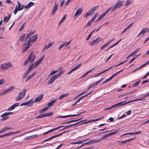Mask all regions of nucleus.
Segmentation results:
<instances>
[{"label":"nucleus","mask_w":149,"mask_h":149,"mask_svg":"<svg viewBox=\"0 0 149 149\" xmlns=\"http://www.w3.org/2000/svg\"><path fill=\"white\" fill-rule=\"evenodd\" d=\"M123 3H124L123 1L118 0L114 5L111 11H113L117 8H120L123 5Z\"/></svg>","instance_id":"nucleus-1"},{"label":"nucleus","mask_w":149,"mask_h":149,"mask_svg":"<svg viewBox=\"0 0 149 149\" xmlns=\"http://www.w3.org/2000/svg\"><path fill=\"white\" fill-rule=\"evenodd\" d=\"M13 113L12 112H9L7 113H5L2 114L1 117H2L1 120L2 121H3L8 119L9 118V116L11 114H12Z\"/></svg>","instance_id":"nucleus-2"},{"label":"nucleus","mask_w":149,"mask_h":149,"mask_svg":"<svg viewBox=\"0 0 149 149\" xmlns=\"http://www.w3.org/2000/svg\"><path fill=\"white\" fill-rule=\"evenodd\" d=\"M12 66V64L11 63L9 62L7 63H4L1 64V65L0 68L1 70H4L8 69Z\"/></svg>","instance_id":"nucleus-3"},{"label":"nucleus","mask_w":149,"mask_h":149,"mask_svg":"<svg viewBox=\"0 0 149 149\" xmlns=\"http://www.w3.org/2000/svg\"><path fill=\"white\" fill-rule=\"evenodd\" d=\"M34 101L33 100H30L29 101L22 103L21 105V106H28L29 107H31L32 105V104L33 102Z\"/></svg>","instance_id":"nucleus-4"},{"label":"nucleus","mask_w":149,"mask_h":149,"mask_svg":"<svg viewBox=\"0 0 149 149\" xmlns=\"http://www.w3.org/2000/svg\"><path fill=\"white\" fill-rule=\"evenodd\" d=\"M102 40V38L98 37L95 40H93L90 42V44L91 46H93L95 44L100 41Z\"/></svg>","instance_id":"nucleus-5"},{"label":"nucleus","mask_w":149,"mask_h":149,"mask_svg":"<svg viewBox=\"0 0 149 149\" xmlns=\"http://www.w3.org/2000/svg\"><path fill=\"white\" fill-rule=\"evenodd\" d=\"M119 130L117 129L113 132H112L111 133H109L108 134H107L103 136L102 137L103 138V139L107 137L110 136H111V135H114L115 134H117L119 132Z\"/></svg>","instance_id":"nucleus-6"},{"label":"nucleus","mask_w":149,"mask_h":149,"mask_svg":"<svg viewBox=\"0 0 149 149\" xmlns=\"http://www.w3.org/2000/svg\"><path fill=\"white\" fill-rule=\"evenodd\" d=\"M85 112V111H83V112H81L80 113L78 114H73V115H69L65 116H57V117L61 118H66L67 117H70L76 116H78V115H79L83 113H84Z\"/></svg>","instance_id":"nucleus-7"},{"label":"nucleus","mask_w":149,"mask_h":149,"mask_svg":"<svg viewBox=\"0 0 149 149\" xmlns=\"http://www.w3.org/2000/svg\"><path fill=\"white\" fill-rule=\"evenodd\" d=\"M58 5L56 3V2H55L54 6L52 10L51 14L54 15L55 13V12L58 8Z\"/></svg>","instance_id":"nucleus-8"},{"label":"nucleus","mask_w":149,"mask_h":149,"mask_svg":"<svg viewBox=\"0 0 149 149\" xmlns=\"http://www.w3.org/2000/svg\"><path fill=\"white\" fill-rule=\"evenodd\" d=\"M64 126H60L58 127H57L56 128H55L54 129L50 130H49L48 131L45 132L43 134V135L44 136H45V135H46L48 133H49L52 132L54 131L55 130H56L58 129H59L62 128V127H63Z\"/></svg>","instance_id":"nucleus-9"},{"label":"nucleus","mask_w":149,"mask_h":149,"mask_svg":"<svg viewBox=\"0 0 149 149\" xmlns=\"http://www.w3.org/2000/svg\"><path fill=\"white\" fill-rule=\"evenodd\" d=\"M35 57L36 56L35 55H33V52H32L30 54L28 58H29V61H31V63H32L35 60Z\"/></svg>","instance_id":"nucleus-10"},{"label":"nucleus","mask_w":149,"mask_h":149,"mask_svg":"<svg viewBox=\"0 0 149 149\" xmlns=\"http://www.w3.org/2000/svg\"><path fill=\"white\" fill-rule=\"evenodd\" d=\"M25 6L24 5H22L20 7V8H17V6H16L15 7V9L14 10V14L15 15L18 11H20L22 10L24 8H25Z\"/></svg>","instance_id":"nucleus-11"},{"label":"nucleus","mask_w":149,"mask_h":149,"mask_svg":"<svg viewBox=\"0 0 149 149\" xmlns=\"http://www.w3.org/2000/svg\"><path fill=\"white\" fill-rule=\"evenodd\" d=\"M99 5H98L97 6H94L92 8H91L88 11L89 13L91 15H92L95 12V10L97 9L99 7Z\"/></svg>","instance_id":"nucleus-12"},{"label":"nucleus","mask_w":149,"mask_h":149,"mask_svg":"<svg viewBox=\"0 0 149 149\" xmlns=\"http://www.w3.org/2000/svg\"><path fill=\"white\" fill-rule=\"evenodd\" d=\"M103 140V139L102 137V138L98 139H95V140H91L90 141V144L97 143L101 142Z\"/></svg>","instance_id":"nucleus-13"},{"label":"nucleus","mask_w":149,"mask_h":149,"mask_svg":"<svg viewBox=\"0 0 149 149\" xmlns=\"http://www.w3.org/2000/svg\"><path fill=\"white\" fill-rule=\"evenodd\" d=\"M134 138H135V137H134V138L130 139H126L125 141H118V142L124 145L125 144L127 143H128V142L132 141V140L134 139Z\"/></svg>","instance_id":"nucleus-14"},{"label":"nucleus","mask_w":149,"mask_h":149,"mask_svg":"<svg viewBox=\"0 0 149 149\" xmlns=\"http://www.w3.org/2000/svg\"><path fill=\"white\" fill-rule=\"evenodd\" d=\"M43 97V95L42 94H41L38 97H37L35 100L34 103L41 101L42 100Z\"/></svg>","instance_id":"nucleus-15"},{"label":"nucleus","mask_w":149,"mask_h":149,"mask_svg":"<svg viewBox=\"0 0 149 149\" xmlns=\"http://www.w3.org/2000/svg\"><path fill=\"white\" fill-rule=\"evenodd\" d=\"M19 105V103H15L14 104L10 106L9 108L8 109V111H10L12 110H13L16 107H17Z\"/></svg>","instance_id":"nucleus-16"},{"label":"nucleus","mask_w":149,"mask_h":149,"mask_svg":"<svg viewBox=\"0 0 149 149\" xmlns=\"http://www.w3.org/2000/svg\"><path fill=\"white\" fill-rule=\"evenodd\" d=\"M15 88V87L13 86H12L9 87L8 88L4 90L3 91H4L5 94L11 91H12V90H13Z\"/></svg>","instance_id":"nucleus-17"},{"label":"nucleus","mask_w":149,"mask_h":149,"mask_svg":"<svg viewBox=\"0 0 149 149\" xmlns=\"http://www.w3.org/2000/svg\"><path fill=\"white\" fill-rule=\"evenodd\" d=\"M57 79V78L54 75L50 79V80L48 82V84H52L55 80Z\"/></svg>","instance_id":"nucleus-18"},{"label":"nucleus","mask_w":149,"mask_h":149,"mask_svg":"<svg viewBox=\"0 0 149 149\" xmlns=\"http://www.w3.org/2000/svg\"><path fill=\"white\" fill-rule=\"evenodd\" d=\"M83 9L82 8H80L76 12V13L74 14V17L78 16L81 14L82 12V11Z\"/></svg>","instance_id":"nucleus-19"},{"label":"nucleus","mask_w":149,"mask_h":149,"mask_svg":"<svg viewBox=\"0 0 149 149\" xmlns=\"http://www.w3.org/2000/svg\"><path fill=\"white\" fill-rule=\"evenodd\" d=\"M35 5L34 3L32 2H29L27 5L25 6V8L26 9H29L31 7L34 6Z\"/></svg>","instance_id":"nucleus-20"},{"label":"nucleus","mask_w":149,"mask_h":149,"mask_svg":"<svg viewBox=\"0 0 149 149\" xmlns=\"http://www.w3.org/2000/svg\"><path fill=\"white\" fill-rule=\"evenodd\" d=\"M81 118H80L79 119H77V120H70V121H67V122L63 123H61V124H66L70 123H72V122H77V121H79L81 119Z\"/></svg>","instance_id":"nucleus-21"},{"label":"nucleus","mask_w":149,"mask_h":149,"mask_svg":"<svg viewBox=\"0 0 149 149\" xmlns=\"http://www.w3.org/2000/svg\"><path fill=\"white\" fill-rule=\"evenodd\" d=\"M26 89H24L22 90L19 94V96H24V97L25 95L26 92Z\"/></svg>","instance_id":"nucleus-22"},{"label":"nucleus","mask_w":149,"mask_h":149,"mask_svg":"<svg viewBox=\"0 0 149 149\" xmlns=\"http://www.w3.org/2000/svg\"><path fill=\"white\" fill-rule=\"evenodd\" d=\"M57 99H56L53 100L51 101L48 103L47 104L48 106L49 107H51L53 105V104L56 101Z\"/></svg>","instance_id":"nucleus-23"},{"label":"nucleus","mask_w":149,"mask_h":149,"mask_svg":"<svg viewBox=\"0 0 149 149\" xmlns=\"http://www.w3.org/2000/svg\"><path fill=\"white\" fill-rule=\"evenodd\" d=\"M125 102H126V101L123 102H120L115 104V105L116 107L122 106L125 104V103H124Z\"/></svg>","instance_id":"nucleus-24"},{"label":"nucleus","mask_w":149,"mask_h":149,"mask_svg":"<svg viewBox=\"0 0 149 149\" xmlns=\"http://www.w3.org/2000/svg\"><path fill=\"white\" fill-rule=\"evenodd\" d=\"M12 128H11L10 127H5L1 130V131H2V133H3L4 132L6 131L7 130L12 129Z\"/></svg>","instance_id":"nucleus-25"},{"label":"nucleus","mask_w":149,"mask_h":149,"mask_svg":"<svg viewBox=\"0 0 149 149\" xmlns=\"http://www.w3.org/2000/svg\"><path fill=\"white\" fill-rule=\"evenodd\" d=\"M49 107H45L44 108L42 109L41 110H40L39 111V113H44L45 112L46 110H48V109Z\"/></svg>","instance_id":"nucleus-26"},{"label":"nucleus","mask_w":149,"mask_h":149,"mask_svg":"<svg viewBox=\"0 0 149 149\" xmlns=\"http://www.w3.org/2000/svg\"><path fill=\"white\" fill-rule=\"evenodd\" d=\"M69 95V93L62 94L59 96V99L61 100L63 97H67Z\"/></svg>","instance_id":"nucleus-27"},{"label":"nucleus","mask_w":149,"mask_h":149,"mask_svg":"<svg viewBox=\"0 0 149 149\" xmlns=\"http://www.w3.org/2000/svg\"><path fill=\"white\" fill-rule=\"evenodd\" d=\"M38 38V35L36 34L34 36H32L31 39V40L33 42L36 41Z\"/></svg>","instance_id":"nucleus-28"},{"label":"nucleus","mask_w":149,"mask_h":149,"mask_svg":"<svg viewBox=\"0 0 149 149\" xmlns=\"http://www.w3.org/2000/svg\"><path fill=\"white\" fill-rule=\"evenodd\" d=\"M53 113L51 112H49L45 113H44V117H47V116H52L53 115Z\"/></svg>","instance_id":"nucleus-29"},{"label":"nucleus","mask_w":149,"mask_h":149,"mask_svg":"<svg viewBox=\"0 0 149 149\" xmlns=\"http://www.w3.org/2000/svg\"><path fill=\"white\" fill-rule=\"evenodd\" d=\"M12 134H13V132H8L6 133L5 134H3L1 135V136L2 138L3 137H5V136H7L8 135H10Z\"/></svg>","instance_id":"nucleus-30"},{"label":"nucleus","mask_w":149,"mask_h":149,"mask_svg":"<svg viewBox=\"0 0 149 149\" xmlns=\"http://www.w3.org/2000/svg\"><path fill=\"white\" fill-rule=\"evenodd\" d=\"M24 98V96H19L16 97L15 98L16 101H19L22 100Z\"/></svg>","instance_id":"nucleus-31"},{"label":"nucleus","mask_w":149,"mask_h":149,"mask_svg":"<svg viewBox=\"0 0 149 149\" xmlns=\"http://www.w3.org/2000/svg\"><path fill=\"white\" fill-rule=\"evenodd\" d=\"M66 15H65L59 22V24H61L66 19Z\"/></svg>","instance_id":"nucleus-32"},{"label":"nucleus","mask_w":149,"mask_h":149,"mask_svg":"<svg viewBox=\"0 0 149 149\" xmlns=\"http://www.w3.org/2000/svg\"><path fill=\"white\" fill-rule=\"evenodd\" d=\"M33 77V76L31 74L29 75L26 78L25 81V82H26L28 81L30 79H31Z\"/></svg>","instance_id":"nucleus-33"},{"label":"nucleus","mask_w":149,"mask_h":149,"mask_svg":"<svg viewBox=\"0 0 149 149\" xmlns=\"http://www.w3.org/2000/svg\"><path fill=\"white\" fill-rule=\"evenodd\" d=\"M33 42L31 40V38H29L28 39V40L26 41V42H27L26 45H32V44H30L31 42Z\"/></svg>","instance_id":"nucleus-34"},{"label":"nucleus","mask_w":149,"mask_h":149,"mask_svg":"<svg viewBox=\"0 0 149 149\" xmlns=\"http://www.w3.org/2000/svg\"><path fill=\"white\" fill-rule=\"evenodd\" d=\"M83 143V141L82 140H80L77 142H73L71 143V144H80L81 143Z\"/></svg>","instance_id":"nucleus-35"},{"label":"nucleus","mask_w":149,"mask_h":149,"mask_svg":"<svg viewBox=\"0 0 149 149\" xmlns=\"http://www.w3.org/2000/svg\"><path fill=\"white\" fill-rule=\"evenodd\" d=\"M81 64V63L80 64H79V65H78L76 66V67L74 68H73L71 70L73 72V71L76 70L80 66V65Z\"/></svg>","instance_id":"nucleus-36"},{"label":"nucleus","mask_w":149,"mask_h":149,"mask_svg":"<svg viewBox=\"0 0 149 149\" xmlns=\"http://www.w3.org/2000/svg\"><path fill=\"white\" fill-rule=\"evenodd\" d=\"M25 34L24 33L20 37L19 40V41H21L22 42H23V41H24V38L25 37Z\"/></svg>","instance_id":"nucleus-37"},{"label":"nucleus","mask_w":149,"mask_h":149,"mask_svg":"<svg viewBox=\"0 0 149 149\" xmlns=\"http://www.w3.org/2000/svg\"><path fill=\"white\" fill-rule=\"evenodd\" d=\"M63 132V133H61L59 134H57V135H55L54 136H52V139H53V138H55V137H58V136H61V135H62V134H63L64 133H66L67 132Z\"/></svg>","instance_id":"nucleus-38"},{"label":"nucleus","mask_w":149,"mask_h":149,"mask_svg":"<svg viewBox=\"0 0 149 149\" xmlns=\"http://www.w3.org/2000/svg\"><path fill=\"white\" fill-rule=\"evenodd\" d=\"M83 121H81L78 123H74V124H72L71 125H70V126H71V127L73 126H74V125H77L78 126H79V125L80 123H81V122H82Z\"/></svg>","instance_id":"nucleus-39"},{"label":"nucleus","mask_w":149,"mask_h":149,"mask_svg":"<svg viewBox=\"0 0 149 149\" xmlns=\"http://www.w3.org/2000/svg\"><path fill=\"white\" fill-rule=\"evenodd\" d=\"M41 63V62L39 60H38L36 62L33 63L36 66V67L38 66Z\"/></svg>","instance_id":"nucleus-40"},{"label":"nucleus","mask_w":149,"mask_h":149,"mask_svg":"<svg viewBox=\"0 0 149 149\" xmlns=\"http://www.w3.org/2000/svg\"><path fill=\"white\" fill-rule=\"evenodd\" d=\"M92 20L91 19L88 22V23L85 26H91L92 23L93 22Z\"/></svg>","instance_id":"nucleus-41"},{"label":"nucleus","mask_w":149,"mask_h":149,"mask_svg":"<svg viewBox=\"0 0 149 149\" xmlns=\"http://www.w3.org/2000/svg\"><path fill=\"white\" fill-rule=\"evenodd\" d=\"M132 3V1H130L129 0H127V1L125 3V6H127L131 4Z\"/></svg>","instance_id":"nucleus-42"},{"label":"nucleus","mask_w":149,"mask_h":149,"mask_svg":"<svg viewBox=\"0 0 149 149\" xmlns=\"http://www.w3.org/2000/svg\"><path fill=\"white\" fill-rule=\"evenodd\" d=\"M29 73V72H28L27 71H26L25 72V73L24 75L23 76V79H24L27 76L28 74Z\"/></svg>","instance_id":"nucleus-43"},{"label":"nucleus","mask_w":149,"mask_h":149,"mask_svg":"<svg viewBox=\"0 0 149 149\" xmlns=\"http://www.w3.org/2000/svg\"><path fill=\"white\" fill-rule=\"evenodd\" d=\"M44 113L41 114L35 117V118H41L44 117Z\"/></svg>","instance_id":"nucleus-44"},{"label":"nucleus","mask_w":149,"mask_h":149,"mask_svg":"<svg viewBox=\"0 0 149 149\" xmlns=\"http://www.w3.org/2000/svg\"><path fill=\"white\" fill-rule=\"evenodd\" d=\"M111 9V8H109L107 9L106 11L103 13L105 15L108 13L109 11Z\"/></svg>","instance_id":"nucleus-45"},{"label":"nucleus","mask_w":149,"mask_h":149,"mask_svg":"<svg viewBox=\"0 0 149 149\" xmlns=\"http://www.w3.org/2000/svg\"><path fill=\"white\" fill-rule=\"evenodd\" d=\"M62 72H58L57 74L54 75L57 79L58 77H60V76L62 74Z\"/></svg>","instance_id":"nucleus-46"},{"label":"nucleus","mask_w":149,"mask_h":149,"mask_svg":"<svg viewBox=\"0 0 149 149\" xmlns=\"http://www.w3.org/2000/svg\"><path fill=\"white\" fill-rule=\"evenodd\" d=\"M86 120H87V119L83 120V121H84L82 122V123L81 122V123H80L79 125H80L83 124H87L88 123H90V121H87V122L85 121Z\"/></svg>","instance_id":"nucleus-47"},{"label":"nucleus","mask_w":149,"mask_h":149,"mask_svg":"<svg viewBox=\"0 0 149 149\" xmlns=\"http://www.w3.org/2000/svg\"><path fill=\"white\" fill-rule=\"evenodd\" d=\"M29 58H28L26 60L24 63V66H25L26 65V64H27L29 62H30V61H29Z\"/></svg>","instance_id":"nucleus-48"},{"label":"nucleus","mask_w":149,"mask_h":149,"mask_svg":"<svg viewBox=\"0 0 149 149\" xmlns=\"http://www.w3.org/2000/svg\"><path fill=\"white\" fill-rule=\"evenodd\" d=\"M33 68L32 65H31L29 67V68L27 69L26 71L29 73V72L33 69Z\"/></svg>","instance_id":"nucleus-49"},{"label":"nucleus","mask_w":149,"mask_h":149,"mask_svg":"<svg viewBox=\"0 0 149 149\" xmlns=\"http://www.w3.org/2000/svg\"><path fill=\"white\" fill-rule=\"evenodd\" d=\"M26 22L24 23V24L21 26V27H20L19 31H21L24 28V25L25 24Z\"/></svg>","instance_id":"nucleus-50"},{"label":"nucleus","mask_w":149,"mask_h":149,"mask_svg":"<svg viewBox=\"0 0 149 149\" xmlns=\"http://www.w3.org/2000/svg\"><path fill=\"white\" fill-rule=\"evenodd\" d=\"M70 42L71 41L68 42H64L62 44L64 46H66L68 45L70 43Z\"/></svg>","instance_id":"nucleus-51"},{"label":"nucleus","mask_w":149,"mask_h":149,"mask_svg":"<svg viewBox=\"0 0 149 149\" xmlns=\"http://www.w3.org/2000/svg\"><path fill=\"white\" fill-rule=\"evenodd\" d=\"M33 137V136H27V137H25V138L24 139H25V140H29V139H31Z\"/></svg>","instance_id":"nucleus-52"},{"label":"nucleus","mask_w":149,"mask_h":149,"mask_svg":"<svg viewBox=\"0 0 149 149\" xmlns=\"http://www.w3.org/2000/svg\"><path fill=\"white\" fill-rule=\"evenodd\" d=\"M58 71V70H54L52 71L50 73V75H51L55 74L57 73Z\"/></svg>","instance_id":"nucleus-53"},{"label":"nucleus","mask_w":149,"mask_h":149,"mask_svg":"<svg viewBox=\"0 0 149 149\" xmlns=\"http://www.w3.org/2000/svg\"><path fill=\"white\" fill-rule=\"evenodd\" d=\"M26 46V47H25L23 51V52H25L26 51H27L29 47H30L31 46V45H27Z\"/></svg>","instance_id":"nucleus-54"},{"label":"nucleus","mask_w":149,"mask_h":149,"mask_svg":"<svg viewBox=\"0 0 149 149\" xmlns=\"http://www.w3.org/2000/svg\"><path fill=\"white\" fill-rule=\"evenodd\" d=\"M98 15V13H97L91 19L93 21H94V20L95 19L96 17Z\"/></svg>","instance_id":"nucleus-55"},{"label":"nucleus","mask_w":149,"mask_h":149,"mask_svg":"<svg viewBox=\"0 0 149 149\" xmlns=\"http://www.w3.org/2000/svg\"><path fill=\"white\" fill-rule=\"evenodd\" d=\"M98 15V13H97L91 19L93 21H94V20L95 19L96 17Z\"/></svg>","instance_id":"nucleus-56"},{"label":"nucleus","mask_w":149,"mask_h":149,"mask_svg":"<svg viewBox=\"0 0 149 149\" xmlns=\"http://www.w3.org/2000/svg\"><path fill=\"white\" fill-rule=\"evenodd\" d=\"M140 49V48H139L136 49L134 52L132 53L133 55H135Z\"/></svg>","instance_id":"nucleus-57"},{"label":"nucleus","mask_w":149,"mask_h":149,"mask_svg":"<svg viewBox=\"0 0 149 149\" xmlns=\"http://www.w3.org/2000/svg\"><path fill=\"white\" fill-rule=\"evenodd\" d=\"M52 43H50L49 42L47 46L45 45V48H48L52 46Z\"/></svg>","instance_id":"nucleus-58"},{"label":"nucleus","mask_w":149,"mask_h":149,"mask_svg":"<svg viewBox=\"0 0 149 149\" xmlns=\"http://www.w3.org/2000/svg\"><path fill=\"white\" fill-rule=\"evenodd\" d=\"M140 82V81H139L136 82L135 83H134L133 85V86L134 87H136L138 86V84Z\"/></svg>","instance_id":"nucleus-59"},{"label":"nucleus","mask_w":149,"mask_h":149,"mask_svg":"<svg viewBox=\"0 0 149 149\" xmlns=\"http://www.w3.org/2000/svg\"><path fill=\"white\" fill-rule=\"evenodd\" d=\"M103 79V78H102L99 81H97L96 82H94V83H95V85L96 86L99 83L101 82L102 81V80Z\"/></svg>","instance_id":"nucleus-60"},{"label":"nucleus","mask_w":149,"mask_h":149,"mask_svg":"<svg viewBox=\"0 0 149 149\" xmlns=\"http://www.w3.org/2000/svg\"><path fill=\"white\" fill-rule=\"evenodd\" d=\"M91 15L89 13V12L88 11L84 15V17H87Z\"/></svg>","instance_id":"nucleus-61"},{"label":"nucleus","mask_w":149,"mask_h":149,"mask_svg":"<svg viewBox=\"0 0 149 149\" xmlns=\"http://www.w3.org/2000/svg\"><path fill=\"white\" fill-rule=\"evenodd\" d=\"M115 38H114L109 41L107 43L105 44L107 46L108 45H109L110 43H111L112 41L114 40Z\"/></svg>","instance_id":"nucleus-62"},{"label":"nucleus","mask_w":149,"mask_h":149,"mask_svg":"<svg viewBox=\"0 0 149 149\" xmlns=\"http://www.w3.org/2000/svg\"><path fill=\"white\" fill-rule=\"evenodd\" d=\"M148 63L147 62H146V63H145L144 64H143V65H142L139 68H142L144 67V66L147 65H148Z\"/></svg>","instance_id":"nucleus-63"},{"label":"nucleus","mask_w":149,"mask_h":149,"mask_svg":"<svg viewBox=\"0 0 149 149\" xmlns=\"http://www.w3.org/2000/svg\"><path fill=\"white\" fill-rule=\"evenodd\" d=\"M9 19H8V17H6L4 19L3 22H5L6 23L7 22Z\"/></svg>","instance_id":"nucleus-64"}]
</instances>
